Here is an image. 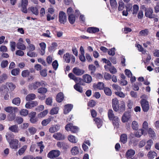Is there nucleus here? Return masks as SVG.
Returning a JSON list of instances; mask_svg holds the SVG:
<instances>
[{"instance_id": "f257e3e1", "label": "nucleus", "mask_w": 159, "mask_h": 159, "mask_svg": "<svg viewBox=\"0 0 159 159\" xmlns=\"http://www.w3.org/2000/svg\"><path fill=\"white\" fill-rule=\"evenodd\" d=\"M66 129L68 131H70L72 132L75 133L78 131V128L75 126H73L72 123H69L67 125L65 126Z\"/></svg>"}, {"instance_id": "f03ea898", "label": "nucleus", "mask_w": 159, "mask_h": 159, "mask_svg": "<svg viewBox=\"0 0 159 159\" xmlns=\"http://www.w3.org/2000/svg\"><path fill=\"white\" fill-rule=\"evenodd\" d=\"M67 20L65 13L63 11H61L59 14V21L61 24H64Z\"/></svg>"}, {"instance_id": "7ed1b4c3", "label": "nucleus", "mask_w": 159, "mask_h": 159, "mask_svg": "<svg viewBox=\"0 0 159 159\" xmlns=\"http://www.w3.org/2000/svg\"><path fill=\"white\" fill-rule=\"evenodd\" d=\"M141 104L143 111H147L149 109L148 102L146 100L142 99L141 100Z\"/></svg>"}, {"instance_id": "20e7f679", "label": "nucleus", "mask_w": 159, "mask_h": 159, "mask_svg": "<svg viewBox=\"0 0 159 159\" xmlns=\"http://www.w3.org/2000/svg\"><path fill=\"white\" fill-rule=\"evenodd\" d=\"M60 155V152L57 150H52L50 151L48 154V156L50 158L58 157Z\"/></svg>"}, {"instance_id": "39448f33", "label": "nucleus", "mask_w": 159, "mask_h": 159, "mask_svg": "<svg viewBox=\"0 0 159 159\" xmlns=\"http://www.w3.org/2000/svg\"><path fill=\"white\" fill-rule=\"evenodd\" d=\"M28 4V0H22L21 10L23 12L25 13L27 12V6Z\"/></svg>"}, {"instance_id": "423d86ee", "label": "nucleus", "mask_w": 159, "mask_h": 159, "mask_svg": "<svg viewBox=\"0 0 159 159\" xmlns=\"http://www.w3.org/2000/svg\"><path fill=\"white\" fill-rule=\"evenodd\" d=\"M36 113L35 112H31L29 114L30 122L33 124L36 123L38 121V119L36 117Z\"/></svg>"}, {"instance_id": "0eeeda50", "label": "nucleus", "mask_w": 159, "mask_h": 159, "mask_svg": "<svg viewBox=\"0 0 159 159\" xmlns=\"http://www.w3.org/2000/svg\"><path fill=\"white\" fill-rule=\"evenodd\" d=\"M73 72L76 76H80L84 73V71L79 68L78 67H75L73 68Z\"/></svg>"}, {"instance_id": "6e6552de", "label": "nucleus", "mask_w": 159, "mask_h": 159, "mask_svg": "<svg viewBox=\"0 0 159 159\" xmlns=\"http://www.w3.org/2000/svg\"><path fill=\"white\" fill-rule=\"evenodd\" d=\"M45 85H46V84L44 81H42L40 82H36L32 84V87L33 89H36L41 86H43Z\"/></svg>"}, {"instance_id": "1a4fd4ad", "label": "nucleus", "mask_w": 159, "mask_h": 159, "mask_svg": "<svg viewBox=\"0 0 159 159\" xmlns=\"http://www.w3.org/2000/svg\"><path fill=\"white\" fill-rule=\"evenodd\" d=\"M112 106L113 110L117 111L119 108V101L117 99L115 98L112 100Z\"/></svg>"}, {"instance_id": "9d476101", "label": "nucleus", "mask_w": 159, "mask_h": 159, "mask_svg": "<svg viewBox=\"0 0 159 159\" xmlns=\"http://www.w3.org/2000/svg\"><path fill=\"white\" fill-rule=\"evenodd\" d=\"M153 10L149 8L145 10V16L150 18H154V15L152 14Z\"/></svg>"}, {"instance_id": "9b49d317", "label": "nucleus", "mask_w": 159, "mask_h": 159, "mask_svg": "<svg viewBox=\"0 0 159 159\" xmlns=\"http://www.w3.org/2000/svg\"><path fill=\"white\" fill-rule=\"evenodd\" d=\"M131 116L128 112H125L122 116L121 120L123 123L128 122L130 119Z\"/></svg>"}, {"instance_id": "f8f14e48", "label": "nucleus", "mask_w": 159, "mask_h": 159, "mask_svg": "<svg viewBox=\"0 0 159 159\" xmlns=\"http://www.w3.org/2000/svg\"><path fill=\"white\" fill-rule=\"evenodd\" d=\"M19 141L16 139H13L9 143L11 148L13 149H17L19 145Z\"/></svg>"}, {"instance_id": "ddd939ff", "label": "nucleus", "mask_w": 159, "mask_h": 159, "mask_svg": "<svg viewBox=\"0 0 159 159\" xmlns=\"http://www.w3.org/2000/svg\"><path fill=\"white\" fill-rule=\"evenodd\" d=\"M53 137L58 140H63L65 138L64 135L62 134L59 132L55 133L53 135Z\"/></svg>"}, {"instance_id": "4468645a", "label": "nucleus", "mask_w": 159, "mask_h": 159, "mask_svg": "<svg viewBox=\"0 0 159 159\" xmlns=\"http://www.w3.org/2000/svg\"><path fill=\"white\" fill-rule=\"evenodd\" d=\"M9 90L7 86L4 85H2L0 88V93L1 95H4L5 93H8Z\"/></svg>"}, {"instance_id": "2eb2a0df", "label": "nucleus", "mask_w": 159, "mask_h": 159, "mask_svg": "<svg viewBox=\"0 0 159 159\" xmlns=\"http://www.w3.org/2000/svg\"><path fill=\"white\" fill-rule=\"evenodd\" d=\"M38 105L37 101H32L31 102H28L25 104V107L27 108L30 109Z\"/></svg>"}, {"instance_id": "dca6fc26", "label": "nucleus", "mask_w": 159, "mask_h": 159, "mask_svg": "<svg viewBox=\"0 0 159 159\" xmlns=\"http://www.w3.org/2000/svg\"><path fill=\"white\" fill-rule=\"evenodd\" d=\"M84 81L87 83H90L92 81V77L88 74H85L83 76Z\"/></svg>"}, {"instance_id": "f3484780", "label": "nucleus", "mask_w": 159, "mask_h": 159, "mask_svg": "<svg viewBox=\"0 0 159 159\" xmlns=\"http://www.w3.org/2000/svg\"><path fill=\"white\" fill-rule=\"evenodd\" d=\"M60 128V126L59 125H54L49 129V131L51 133H54L58 131Z\"/></svg>"}, {"instance_id": "a211bd4d", "label": "nucleus", "mask_w": 159, "mask_h": 159, "mask_svg": "<svg viewBox=\"0 0 159 159\" xmlns=\"http://www.w3.org/2000/svg\"><path fill=\"white\" fill-rule=\"evenodd\" d=\"M73 105L71 104H67L65 106L64 113L66 114L70 111L73 108Z\"/></svg>"}, {"instance_id": "6ab92c4d", "label": "nucleus", "mask_w": 159, "mask_h": 159, "mask_svg": "<svg viewBox=\"0 0 159 159\" xmlns=\"http://www.w3.org/2000/svg\"><path fill=\"white\" fill-rule=\"evenodd\" d=\"M135 152L134 150L130 149L128 150L126 153V157L127 158H130L132 157L135 154Z\"/></svg>"}, {"instance_id": "aec40b11", "label": "nucleus", "mask_w": 159, "mask_h": 159, "mask_svg": "<svg viewBox=\"0 0 159 159\" xmlns=\"http://www.w3.org/2000/svg\"><path fill=\"white\" fill-rule=\"evenodd\" d=\"M112 120V123L114 126H115V127L118 128L120 122V119L117 116H116Z\"/></svg>"}, {"instance_id": "412c9836", "label": "nucleus", "mask_w": 159, "mask_h": 159, "mask_svg": "<svg viewBox=\"0 0 159 159\" xmlns=\"http://www.w3.org/2000/svg\"><path fill=\"white\" fill-rule=\"evenodd\" d=\"M9 129L10 131L15 133H18L19 129L17 125H15L10 127Z\"/></svg>"}, {"instance_id": "4be33fe9", "label": "nucleus", "mask_w": 159, "mask_h": 159, "mask_svg": "<svg viewBox=\"0 0 159 159\" xmlns=\"http://www.w3.org/2000/svg\"><path fill=\"white\" fill-rule=\"evenodd\" d=\"M29 11H30L33 14L37 16L39 14V11L36 7L31 6L28 8Z\"/></svg>"}, {"instance_id": "5701e85b", "label": "nucleus", "mask_w": 159, "mask_h": 159, "mask_svg": "<svg viewBox=\"0 0 159 159\" xmlns=\"http://www.w3.org/2000/svg\"><path fill=\"white\" fill-rule=\"evenodd\" d=\"M6 137L7 140L9 143L12 141L14 138V135L11 132H8L7 133Z\"/></svg>"}, {"instance_id": "b1692460", "label": "nucleus", "mask_w": 159, "mask_h": 159, "mask_svg": "<svg viewBox=\"0 0 159 159\" xmlns=\"http://www.w3.org/2000/svg\"><path fill=\"white\" fill-rule=\"evenodd\" d=\"M87 31L89 33H95L99 31V28L94 27H90L88 28Z\"/></svg>"}, {"instance_id": "393cba45", "label": "nucleus", "mask_w": 159, "mask_h": 159, "mask_svg": "<svg viewBox=\"0 0 159 159\" xmlns=\"http://www.w3.org/2000/svg\"><path fill=\"white\" fill-rule=\"evenodd\" d=\"M104 84L102 82H98L97 84H94L93 87L94 88H97L100 90L102 89H104Z\"/></svg>"}, {"instance_id": "a878e982", "label": "nucleus", "mask_w": 159, "mask_h": 159, "mask_svg": "<svg viewBox=\"0 0 159 159\" xmlns=\"http://www.w3.org/2000/svg\"><path fill=\"white\" fill-rule=\"evenodd\" d=\"M95 123L97 125L98 127L99 128L102 125V121L101 119L99 118H96L94 119Z\"/></svg>"}, {"instance_id": "bb28decb", "label": "nucleus", "mask_w": 159, "mask_h": 159, "mask_svg": "<svg viewBox=\"0 0 159 159\" xmlns=\"http://www.w3.org/2000/svg\"><path fill=\"white\" fill-rule=\"evenodd\" d=\"M71 55H70L68 53H66L64 55L63 58L66 63H69L70 62Z\"/></svg>"}, {"instance_id": "cd10ccee", "label": "nucleus", "mask_w": 159, "mask_h": 159, "mask_svg": "<svg viewBox=\"0 0 159 159\" xmlns=\"http://www.w3.org/2000/svg\"><path fill=\"white\" fill-rule=\"evenodd\" d=\"M36 98V95L34 93H30L27 95L26 97V100L27 101L33 100Z\"/></svg>"}, {"instance_id": "c85d7f7f", "label": "nucleus", "mask_w": 159, "mask_h": 159, "mask_svg": "<svg viewBox=\"0 0 159 159\" xmlns=\"http://www.w3.org/2000/svg\"><path fill=\"white\" fill-rule=\"evenodd\" d=\"M64 99V96L63 93L60 92L58 93L56 97V100L57 101L59 102H61Z\"/></svg>"}, {"instance_id": "c756f323", "label": "nucleus", "mask_w": 159, "mask_h": 159, "mask_svg": "<svg viewBox=\"0 0 159 159\" xmlns=\"http://www.w3.org/2000/svg\"><path fill=\"white\" fill-rule=\"evenodd\" d=\"M127 140V136L125 134H122L120 137V141L123 143H125Z\"/></svg>"}, {"instance_id": "7c9ffc66", "label": "nucleus", "mask_w": 159, "mask_h": 159, "mask_svg": "<svg viewBox=\"0 0 159 159\" xmlns=\"http://www.w3.org/2000/svg\"><path fill=\"white\" fill-rule=\"evenodd\" d=\"M71 152L72 154L73 155H75L78 154L79 152L78 148L76 146L73 147L71 149Z\"/></svg>"}, {"instance_id": "2f4dec72", "label": "nucleus", "mask_w": 159, "mask_h": 159, "mask_svg": "<svg viewBox=\"0 0 159 159\" xmlns=\"http://www.w3.org/2000/svg\"><path fill=\"white\" fill-rule=\"evenodd\" d=\"M16 47L18 49L22 50H24L26 48L25 45L21 43H18L16 44Z\"/></svg>"}, {"instance_id": "473e14b6", "label": "nucleus", "mask_w": 159, "mask_h": 159, "mask_svg": "<svg viewBox=\"0 0 159 159\" xmlns=\"http://www.w3.org/2000/svg\"><path fill=\"white\" fill-rule=\"evenodd\" d=\"M139 125L137 121H134L132 122L131 127L134 130H137L139 129Z\"/></svg>"}, {"instance_id": "72a5a7b5", "label": "nucleus", "mask_w": 159, "mask_h": 159, "mask_svg": "<svg viewBox=\"0 0 159 159\" xmlns=\"http://www.w3.org/2000/svg\"><path fill=\"white\" fill-rule=\"evenodd\" d=\"M8 78L6 74H3L0 76V84H1L6 80Z\"/></svg>"}, {"instance_id": "f704fd0d", "label": "nucleus", "mask_w": 159, "mask_h": 159, "mask_svg": "<svg viewBox=\"0 0 159 159\" xmlns=\"http://www.w3.org/2000/svg\"><path fill=\"white\" fill-rule=\"evenodd\" d=\"M74 88L77 91L80 93L83 92L82 88L80 86L79 84H76L74 85Z\"/></svg>"}, {"instance_id": "c9c22d12", "label": "nucleus", "mask_w": 159, "mask_h": 159, "mask_svg": "<svg viewBox=\"0 0 159 159\" xmlns=\"http://www.w3.org/2000/svg\"><path fill=\"white\" fill-rule=\"evenodd\" d=\"M110 5L112 8L116 9L117 7V3L116 0H110Z\"/></svg>"}, {"instance_id": "e433bc0d", "label": "nucleus", "mask_w": 159, "mask_h": 159, "mask_svg": "<svg viewBox=\"0 0 159 159\" xmlns=\"http://www.w3.org/2000/svg\"><path fill=\"white\" fill-rule=\"evenodd\" d=\"M148 123L146 121H144L142 125V128L141 129L143 130V132H145V134H146V131L148 129Z\"/></svg>"}, {"instance_id": "4c0bfd02", "label": "nucleus", "mask_w": 159, "mask_h": 159, "mask_svg": "<svg viewBox=\"0 0 159 159\" xmlns=\"http://www.w3.org/2000/svg\"><path fill=\"white\" fill-rule=\"evenodd\" d=\"M47 91V89L45 88L41 87L38 89V92L43 95H44Z\"/></svg>"}, {"instance_id": "58836bf2", "label": "nucleus", "mask_w": 159, "mask_h": 159, "mask_svg": "<svg viewBox=\"0 0 159 159\" xmlns=\"http://www.w3.org/2000/svg\"><path fill=\"white\" fill-rule=\"evenodd\" d=\"M118 10L119 11H122L125 8V4L122 0H120L118 2Z\"/></svg>"}, {"instance_id": "ea45409f", "label": "nucleus", "mask_w": 159, "mask_h": 159, "mask_svg": "<svg viewBox=\"0 0 159 159\" xmlns=\"http://www.w3.org/2000/svg\"><path fill=\"white\" fill-rule=\"evenodd\" d=\"M52 119V118L50 117L44 119L42 121L41 124L43 126H46L50 123Z\"/></svg>"}, {"instance_id": "a19ab883", "label": "nucleus", "mask_w": 159, "mask_h": 159, "mask_svg": "<svg viewBox=\"0 0 159 159\" xmlns=\"http://www.w3.org/2000/svg\"><path fill=\"white\" fill-rule=\"evenodd\" d=\"M108 118L110 120H112L116 117L114 116L113 111L111 109L109 110L108 112Z\"/></svg>"}, {"instance_id": "79ce46f5", "label": "nucleus", "mask_w": 159, "mask_h": 159, "mask_svg": "<svg viewBox=\"0 0 159 159\" xmlns=\"http://www.w3.org/2000/svg\"><path fill=\"white\" fill-rule=\"evenodd\" d=\"M104 91L106 95L111 96V91L109 88L107 87L104 88Z\"/></svg>"}, {"instance_id": "37998d69", "label": "nucleus", "mask_w": 159, "mask_h": 159, "mask_svg": "<svg viewBox=\"0 0 159 159\" xmlns=\"http://www.w3.org/2000/svg\"><path fill=\"white\" fill-rule=\"evenodd\" d=\"M68 20L69 22L71 24H73L75 20V17L74 15H70V16H69Z\"/></svg>"}, {"instance_id": "c03bdc74", "label": "nucleus", "mask_w": 159, "mask_h": 159, "mask_svg": "<svg viewBox=\"0 0 159 159\" xmlns=\"http://www.w3.org/2000/svg\"><path fill=\"white\" fill-rule=\"evenodd\" d=\"M147 155L149 158L152 159L157 156V153L155 152L151 151L149 152Z\"/></svg>"}, {"instance_id": "a18cd8bd", "label": "nucleus", "mask_w": 159, "mask_h": 159, "mask_svg": "<svg viewBox=\"0 0 159 159\" xmlns=\"http://www.w3.org/2000/svg\"><path fill=\"white\" fill-rule=\"evenodd\" d=\"M27 146L26 145L23 146L18 151V153L19 155H22L25 152L27 148Z\"/></svg>"}, {"instance_id": "49530a36", "label": "nucleus", "mask_w": 159, "mask_h": 159, "mask_svg": "<svg viewBox=\"0 0 159 159\" xmlns=\"http://www.w3.org/2000/svg\"><path fill=\"white\" fill-rule=\"evenodd\" d=\"M145 134V132H143V130L140 129L136 133L135 136L138 138H139L142 135Z\"/></svg>"}, {"instance_id": "de8ad7c7", "label": "nucleus", "mask_w": 159, "mask_h": 159, "mask_svg": "<svg viewBox=\"0 0 159 159\" xmlns=\"http://www.w3.org/2000/svg\"><path fill=\"white\" fill-rule=\"evenodd\" d=\"M153 143L151 139H149L147 142V144L145 147L146 150H150L151 148V146Z\"/></svg>"}, {"instance_id": "09e8293b", "label": "nucleus", "mask_w": 159, "mask_h": 159, "mask_svg": "<svg viewBox=\"0 0 159 159\" xmlns=\"http://www.w3.org/2000/svg\"><path fill=\"white\" fill-rule=\"evenodd\" d=\"M12 102L14 104L19 106L20 102V99L19 98H16L12 100Z\"/></svg>"}, {"instance_id": "8fccbe9b", "label": "nucleus", "mask_w": 159, "mask_h": 159, "mask_svg": "<svg viewBox=\"0 0 159 159\" xmlns=\"http://www.w3.org/2000/svg\"><path fill=\"white\" fill-rule=\"evenodd\" d=\"M19 69L16 68L13 69L11 71V74L14 76H16L19 75Z\"/></svg>"}, {"instance_id": "3c124183", "label": "nucleus", "mask_w": 159, "mask_h": 159, "mask_svg": "<svg viewBox=\"0 0 159 159\" xmlns=\"http://www.w3.org/2000/svg\"><path fill=\"white\" fill-rule=\"evenodd\" d=\"M139 7L137 5H134L133 7V14L136 15L139 11Z\"/></svg>"}, {"instance_id": "603ef678", "label": "nucleus", "mask_w": 159, "mask_h": 159, "mask_svg": "<svg viewBox=\"0 0 159 159\" xmlns=\"http://www.w3.org/2000/svg\"><path fill=\"white\" fill-rule=\"evenodd\" d=\"M69 140L71 142L76 143L77 142L75 137L71 135H69L68 137Z\"/></svg>"}, {"instance_id": "864d4df0", "label": "nucleus", "mask_w": 159, "mask_h": 159, "mask_svg": "<svg viewBox=\"0 0 159 159\" xmlns=\"http://www.w3.org/2000/svg\"><path fill=\"white\" fill-rule=\"evenodd\" d=\"M137 47L139 52H141L143 54H145L146 53V50H144L141 45L139 44L137 45Z\"/></svg>"}, {"instance_id": "5fc2aeb1", "label": "nucleus", "mask_w": 159, "mask_h": 159, "mask_svg": "<svg viewBox=\"0 0 159 159\" xmlns=\"http://www.w3.org/2000/svg\"><path fill=\"white\" fill-rule=\"evenodd\" d=\"M149 31L148 29H145L144 30H141L139 34L141 36H145L147 35L148 34Z\"/></svg>"}, {"instance_id": "6e6d98bb", "label": "nucleus", "mask_w": 159, "mask_h": 159, "mask_svg": "<svg viewBox=\"0 0 159 159\" xmlns=\"http://www.w3.org/2000/svg\"><path fill=\"white\" fill-rule=\"evenodd\" d=\"M43 143V142L42 141L39 143H37V145L38 146L40 149V153H41L43 151V149L44 148V146Z\"/></svg>"}, {"instance_id": "4d7b16f0", "label": "nucleus", "mask_w": 159, "mask_h": 159, "mask_svg": "<svg viewBox=\"0 0 159 159\" xmlns=\"http://www.w3.org/2000/svg\"><path fill=\"white\" fill-rule=\"evenodd\" d=\"M148 134L150 137L153 138L156 136L155 132L151 128L149 129L148 130Z\"/></svg>"}, {"instance_id": "13d9d810", "label": "nucleus", "mask_w": 159, "mask_h": 159, "mask_svg": "<svg viewBox=\"0 0 159 159\" xmlns=\"http://www.w3.org/2000/svg\"><path fill=\"white\" fill-rule=\"evenodd\" d=\"M28 131L31 134L34 135L36 132L37 129L34 127H31L29 128Z\"/></svg>"}, {"instance_id": "bf43d9fd", "label": "nucleus", "mask_w": 159, "mask_h": 159, "mask_svg": "<svg viewBox=\"0 0 159 159\" xmlns=\"http://www.w3.org/2000/svg\"><path fill=\"white\" fill-rule=\"evenodd\" d=\"M112 86L114 90L117 91V92L120 91L121 90V88L117 84H113Z\"/></svg>"}, {"instance_id": "052dcab7", "label": "nucleus", "mask_w": 159, "mask_h": 159, "mask_svg": "<svg viewBox=\"0 0 159 159\" xmlns=\"http://www.w3.org/2000/svg\"><path fill=\"white\" fill-rule=\"evenodd\" d=\"M33 51H29L27 53V55L30 57H35L37 56V54H36L35 52H32Z\"/></svg>"}, {"instance_id": "680f3d73", "label": "nucleus", "mask_w": 159, "mask_h": 159, "mask_svg": "<svg viewBox=\"0 0 159 159\" xmlns=\"http://www.w3.org/2000/svg\"><path fill=\"white\" fill-rule=\"evenodd\" d=\"M59 110V109L57 107H54L50 111V114L51 115H54L57 114Z\"/></svg>"}, {"instance_id": "e2e57ef3", "label": "nucleus", "mask_w": 159, "mask_h": 159, "mask_svg": "<svg viewBox=\"0 0 159 159\" xmlns=\"http://www.w3.org/2000/svg\"><path fill=\"white\" fill-rule=\"evenodd\" d=\"M10 46L11 51L12 52L14 51L16 49V43L14 42H11L10 43Z\"/></svg>"}, {"instance_id": "0e129e2a", "label": "nucleus", "mask_w": 159, "mask_h": 159, "mask_svg": "<svg viewBox=\"0 0 159 159\" xmlns=\"http://www.w3.org/2000/svg\"><path fill=\"white\" fill-rule=\"evenodd\" d=\"M8 64V61L7 60H3L1 63V66L2 68H5L7 66Z\"/></svg>"}, {"instance_id": "69168bd1", "label": "nucleus", "mask_w": 159, "mask_h": 159, "mask_svg": "<svg viewBox=\"0 0 159 159\" xmlns=\"http://www.w3.org/2000/svg\"><path fill=\"white\" fill-rule=\"evenodd\" d=\"M9 89L13 91L16 88V85L12 83H9L7 84Z\"/></svg>"}, {"instance_id": "338daca9", "label": "nucleus", "mask_w": 159, "mask_h": 159, "mask_svg": "<svg viewBox=\"0 0 159 159\" xmlns=\"http://www.w3.org/2000/svg\"><path fill=\"white\" fill-rule=\"evenodd\" d=\"M115 50L114 48H111L108 51V54L110 56H114L115 54Z\"/></svg>"}, {"instance_id": "774afa93", "label": "nucleus", "mask_w": 159, "mask_h": 159, "mask_svg": "<svg viewBox=\"0 0 159 159\" xmlns=\"http://www.w3.org/2000/svg\"><path fill=\"white\" fill-rule=\"evenodd\" d=\"M30 74V71L28 70H25L22 71V76L24 77H26L28 76Z\"/></svg>"}]
</instances>
